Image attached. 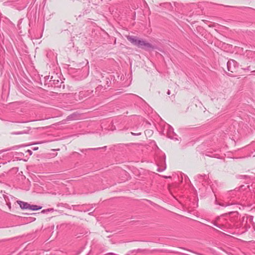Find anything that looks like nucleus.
<instances>
[{"mask_svg":"<svg viewBox=\"0 0 255 255\" xmlns=\"http://www.w3.org/2000/svg\"><path fill=\"white\" fill-rule=\"evenodd\" d=\"M236 218L237 219L238 218V213L236 212H230L228 214H226L225 217L220 218L218 223H214L213 224L223 230L232 229L235 226L234 223Z\"/></svg>","mask_w":255,"mask_h":255,"instance_id":"obj_1","label":"nucleus"},{"mask_svg":"<svg viewBox=\"0 0 255 255\" xmlns=\"http://www.w3.org/2000/svg\"><path fill=\"white\" fill-rule=\"evenodd\" d=\"M128 40L130 41L133 45L141 49L149 50L150 49H155V46L151 44L146 42L142 39H139L134 36L128 35L127 37Z\"/></svg>","mask_w":255,"mask_h":255,"instance_id":"obj_2","label":"nucleus"},{"mask_svg":"<svg viewBox=\"0 0 255 255\" xmlns=\"http://www.w3.org/2000/svg\"><path fill=\"white\" fill-rule=\"evenodd\" d=\"M236 64L237 62L234 60L231 59L229 60L227 63L228 70L233 72L236 69Z\"/></svg>","mask_w":255,"mask_h":255,"instance_id":"obj_3","label":"nucleus"},{"mask_svg":"<svg viewBox=\"0 0 255 255\" xmlns=\"http://www.w3.org/2000/svg\"><path fill=\"white\" fill-rule=\"evenodd\" d=\"M17 203L22 209H29L30 208V204L27 202L18 201Z\"/></svg>","mask_w":255,"mask_h":255,"instance_id":"obj_4","label":"nucleus"},{"mask_svg":"<svg viewBox=\"0 0 255 255\" xmlns=\"http://www.w3.org/2000/svg\"><path fill=\"white\" fill-rule=\"evenodd\" d=\"M246 56L251 60H255V51L248 50L246 51Z\"/></svg>","mask_w":255,"mask_h":255,"instance_id":"obj_5","label":"nucleus"},{"mask_svg":"<svg viewBox=\"0 0 255 255\" xmlns=\"http://www.w3.org/2000/svg\"><path fill=\"white\" fill-rule=\"evenodd\" d=\"M242 226H244V227L246 228V230H247L248 229L250 228V226H248L247 225V222H248V217H242Z\"/></svg>","mask_w":255,"mask_h":255,"instance_id":"obj_6","label":"nucleus"},{"mask_svg":"<svg viewBox=\"0 0 255 255\" xmlns=\"http://www.w3.org/2000/svg\"><path fill=\"white\" fill-rule=\"evenodd\" d=\"M19 147H20V146H19V145L13 146H12V147H11L10 148H6V149H4L1 150L0 151V152L2 153V152H6V151H10V150H16V149H18Z\"/></svg>","mask_w":255,"mask_h":255,"instance_id":"obj_7","label":"nucleus"},{"mask_svg":"<svg viewBox=\"0 0 255 255\" xmlns=\"http://www.w3.org/2000/svg\"><path fill=\"white\" fill-rule=\"evenodd\" d=\"M41 208V207H38L37 205H30V208H29V209L32 210V211H36V210H39Z\"/></svg>","mask_w":255,"mask_h":255,"instance_id":"obj_8","label":"nucleus"},{"mask_svg":"<svg viewBox=\"0 0 255 255\" xmlns=\"http://www.w3.org/2000/svg\"><path fill=\"white\" fill-rule=\"evenodd\" d=\"M205 177H206V175H198L196 176V178L198 179L199 180H201L202 178H205Z\"/></svg>","mask_w":255,"mask_h":255,"instance_id":"obj_9","label":"nucleus"},{"mask_svg":"<svg viewBox=\"0 0 255 255\" xmlns=\"http://www.w3.org/2000/svg\"><path fill=\"white\" fill-rule=\"evenodd\" d=\"M253 218H254V217H253V216H250L249 217V221L250 223H251L252 224L253 223H254V222H253Z\"/></svg>","mask_w":255,"mask_h":255,"instance_id":"obj_10","label":"nucleus"},{"mask_svg":"<svg viewBox=\"0 0 255 255\" xmlns=\"http://www.w3.org/2000/svg\"><path fill=\"white\" fill-rule=\"evenodd\" d=\"M145 251H146V250H145L137 249L136 252L137 253H144V252H145Z\"/></svg>","mask_w":255,"mask_h":255,"instance_id":"obj_11","label":"nucleus"},{"mask_svg":"<svg viewBox=\"0 0 255 255\" xmlns=\"http://www.w3.org/2000/svg\"><path fill=\"white\" fill-rule=\"evenodd\" d=\"M131 134L133 135H140L141 134V132L134 133L131 132Z\"/></svg>","mask_w":255,"mask_h":255,"instance_id":"obj_12","label":"nucleus"},{"mask_svg":"<svg viewBox=\"0 0 255 255\" xmlns=\"http://www.w3.org/2000/svg\"><path fill=\"white\" fill-rule=\"evenodd\" d=\"M26 152H27V153L29 154V155H32V151H31V150H29V149H28V150H27L26 151Z\"/></svg>","mask_w":255,"mask_h":255,"instance_id":"obj_13","label":"nucleus"},{"mask_svg":"<svg viewBox=\"0 0 255 255\" xmlns=\"http://www.w3.org/2000/svg\"><path fill=\"white\" fill-rule=\"evenodd\" d=\"M85 93V92H80V95H81V96H85V93Z\"/></svg>","mask_w":255,"mask_h":255,"instance_id":"obj_14","label":"nucleus"},{"mask_svg":"<svg viewBox=\"0 0 255 255\" xmlns=\"http://www.w3.org/2000/svg\"><path fill=\"white\" fill-rule=\"evenodd\" d=\"M38 147H34L33 148V150H38Z\"/></svg>","mask_w":255,"mask_h":255,"instance_id":"obj_15","label":"nucleus"},{"mask_svg":"<svg viewBox=\"0 0 255 255\" xmlns=\"http://www.w3.org/2000/svg\"><path fill=\"white\" fill-rule=\"evenodd\" d=\"M43 142H44L41 141V142H36V143H34V144H38L42 143H43Z\"/></svg>","mask_w":255,"mask_h":255,"instance_id":"obj_16","label":"nucleus"},{"mask_svg":"<svg viewBox=\"0 0 255 255\" xmlns=\"http://www.w3.org/2000/svg\"><path fill=\"white\" fill-rule=\"evenodd\" d=\"M22 133H23V132H18L15 133V134H22Z\"/></svg>","mask_w":255,"mask_h":255,"instance_id":"obj_17","label":"nucleus"},{"mask_svg":"<svg viewBox=\"0 0 255 255\" xmlns=\"http://www.w3.org/2000/svg\"><path fill=\"white\" fill-rule=\"evenodd\" d=\"M252 225H253V226L254 227V230L255 231V223H253Z\"/></svg>","mask_w":255,"mask_h":255,"instance_id":"obj_18","label":"nucleus"},{"mask_svg":"<svg viewBox=\"0 0 255 255\" xmlns=\"http://www.w3.org/2000/svg\"><path fill=\"white\" fill-rule=\"evenodd\" d=\"M167 94L168 95H170V91L169 90H168L167 92Z\"/></svg>","mask_w":255,"mask_h":255,"instance_id":"obj_19","label":"nucleus"},{"mask_svg":"<svg viewBox=\"0 0 255 255\" xmlns=\"http://www.w3.org/2000/svg\"><path fill=\"white\" fill-rule=\"evenodd\" d=\"M99 148H89V150H96V149H99Z\"/></svg>","mask_w":255,"mask_h":255,"instance_id":"obj_20","label":"nucleus"},{"mask_svg":"<svg viewBox=\"0 0 255 255\" xmlns=\"http://www.w3.org/2000/svg\"><path fill=\"white\" fill-rule=\"evenodd\" d=\"M101 88H102L101 87H98L96 89H101Z\"/></svg>","mask_w":255,"mask_h":255,"instance_id":"obj_21","label":"nucleus"},{"mask_svg":"<svg viewBox=\"0 0 255 255\" xmlns=\"http://www.w3.org/2000/svg\"><path fill=\"white\" fill-rule=\"evenodd\" d=\"M86 93H88V94L86 95V96H89V94H90V93H89V92H87Z\"/></svg>","mask_w":255,"mask_h":255,"instance_id":"obj_22","label":"nucleus"},{"mask_svg":"<svg viewBox=\"0 0 255 255\" xmlns=\"http://www.w3.org/2000/svg\"><path fill=\"white\" fill-rule=\"evenodd\" d=\"M253 72H255V70H254Z\"/></svg>","mask_w":255,"mask_h":255,"instance_id":"obj_23","label":"nucleus"},{"mask_svg":"<svg viewBox=\"0 0 255 255\" xmlns=\"http://www.w3.org/2000/svg\"><path fill=\"white\" fill-rule=\"evenodd\" d=\"M254 156H255V155Z\"/></svg>","mask_w":255,"mask_h":255,"instance_id":"obj_24","label":"nucleus"}]
</instances>
